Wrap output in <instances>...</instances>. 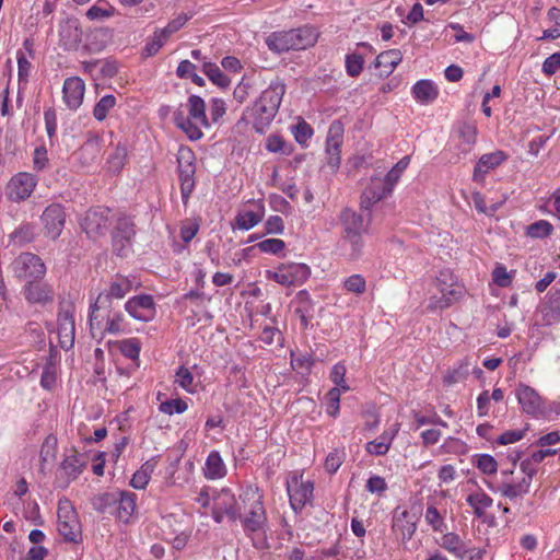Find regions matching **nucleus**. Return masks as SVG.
<instances>
[{"label":"nucleus","mask_w":560,"mask_h":560,"mask_svg":"<svg viewBox=\"0 0 560 560\" xmlns=\"http://www.w3.org/2000/svg\"><path fill=\"white\" fill-rule=\"evenodd\" d=\"M284 92L283 83L272 82L249 109L250 116L254 118L253 127L257 132L264 133L270 125L279 109Z\"/></svg>","instance_id":"nucleus-1"},{"label":"nucleus","mask_w":560,"mask_h":560,"mask_svg":"<svg viewBox=\"0 0 560 560\" xmlns=\"http://www.w3.org/2000/svg\"><path fill=\"white\" fill-rule=\"evenodd\" d=\"M339 222L342 228L341 238L350 245V257L359 258L364 245L363 234L368 231L369 222L364 221L362 214L350 208H345L340 212Z\"/></svg>","instance_id":"nucleus-2"},{"label":"nucleus","mask_w":560,"mask_h":560,"mask_svg":"<svg viewBox=\"0 0 560 560\" xmlns=\"http://www.w3.org/2000/svg\"><path fill=\"white\" fill-rule=\"evenodd\" d=\"M132 289L131 281L126 277H117L109 285L106 292L100 293L96 301L91 305L90 326L100 325V310H108L112 306V299H122Z\"/></svg>","instance_id":"nucleus-3"},{"label":"nucleus","mask_w":560,"mask_h":560,"mask_svg":"<svg viewBox=\"0 0 560 560\" xmlns=\"http://www.w3.org/2000/svg\"><path fill=\"white\" fill-rule=\"evenodd\" d=\"M247 511L243 513L241 523L244 530L249 533L265 532L267 525V514L262 503V495L259 492H250L249 497L245 495Z\"/></svg>","instance_id":"nucleus-4"},{"label":"nucleus","mask_w":560,"mask_h":560,"mask_svg":"<svg viewBox=\"0 0 560 560\" xmlns=\"http://www.w3.org/2000/svg\"><path fill=\"white\" fill-rule=\"evenodd\" d=\"M58 532L69 542L78 544L82 540L81 524L67 499L58 503Z\"/></svg>","instance_id":"nucleus-5"},{"label":"nucleus","mask_w":560,"mask_h":560,"mask_svg":"<svg viewBox=\"0 0 560 560\" xmlns=\"http://www.w3.org/2000/svg\"><path fill=\"white\" fill-rule=\"evenodd\" d=\"M14 275L22 280L33 281L42 279L46 273V266L42 258L33 253H22L12 262Z\"/></svg>","instance_id":"nucleus-6"},{"label":"nucleus","mask_w":560,"mask_h":560,"mask_svg":"<svg viewBox=\"0 0 560 560\" xmlns=\"http://www.w3.org/2000/svg\"><path fill=\"white\" fill-rule=\"evenodd\" d=\"M195 158L190 149H180L177 155L180 194L184 205H187L190 194L195 189L194 175L196 173Z\"/></svg>","instance_id":"nucleus-7"},{"label":"nucleus","mask_w":560,"mask_h":560,"mask_svg":"<svg viewBox=\"0 0 560 560\" xmlns=\"http://www.w3.org/2000/svg\"><path fill=\"white\" fill-rule=\"evenodd\" d=\"M37 179L30 173H19L7 185V196L11 201L20 202L27 199L34 191Z\"/></svg>","instance_id":"nucleus-8"},{"label":"nucleus","mask_w":560,"mask_h":560,"mask_svg":"<svg viewBox=\"0 0 560 560\" xmlns=\"http://www.w3.org/2000/svg\"><path fill=\"white\" fill-rule=\"evenodd\" d=\"M311 269L305 264L289 262L282 264L272 279L282 285L302 284L308 279Z\"/></svg>","instance_id":"nucleus-9"},{"label":"nucleus","mask_w":560,"mask_h":560,"mask_svg":"<svg viewBox=\"0 0 560 560\" xmlns=\"http://www.w3.org/2000/svg\"><path fill=\"white\" fill-rule=\"evenodd\" d=\"M81 226L90 237L105 235L109 229L108 210L90 209L82 219Z\"/></svg>","instance_id":"nucleus-10"},{"label":"nucleus","mask_w":560,"mask_h":560,"mask_svg":"<svg viewBox=\"0 0 560 560\" xmlns=\"http://www.w3.org/2000/svg\"><path fill=\"white\" fill-rule=\"evenodd\" d=\"M42 222L45 228V234L51 240L58 238L66 222L63 208L58 203L48 206L42 214Z\"/></svg>","instance_id":"nucleus-11"},{"label":"nucleus","mask_w":560,"mask_h":560,"mask_svg":"<svg viewBox=\"0 0 560 560\" xmlns=\"http://www.w3.org/2000/svg\"><path fill=\"white\" fill-rule=\"evenodd\" d=\"M287 490L290 497V504L294 511L302 510L313 495V483L303 481L302 478L292 477L288 481Z\"/></svg>","instance_id":"nucleus-12"},{"label":"nucleus","mask_w":560,"mask_h":560,"mask_svg":"<svg viewBox=\"0 0 560 560\" xmlns=\"http://www.w3.org/2000/svg\"><path fill=\"white\" fill-rule=\"evenodd\" d=\"M343 128L338 121H334L328 130L326 140L327 163L332 170L339 167L340 164V147L342 144Z\"/></svg>","instance_id":"nucleus-13"},{"label":"nucleus","mask_w":560,"mask_h":560,"mask_svg":"<svg viewBox=\"0 0 560 560\" xmlns=\"http://www.w3.org/2000/svg\"><path fill=\"white\" fill-rule=\"evenodd\" d=\"M58 339L62 349H70L74 343L75 324L73 311L70 308H61L58 313Z\"/></svg>","instance_id":"nucleus-14"},{"label":"nucleus","mask_w":560,"mask_h":560,"mask_svg":"<svg viewBox=\"0 0 560 560\" xmlns=\"http://www.w3.org/2000/svg\"><path fill=\"white\" fill-rule=\"evenodd\" d=\"M417 514L397 508L393 516V529L402 541L410 540L417 529Z\"/></svg>","instance_id":"nucleus-15"},{"label":"nucleus","mask_w":560,"mask_h":560,"mask_svg":"<svg viewBox=\"0 0 560 560\" xmlns=\"http://www.w3.org/2000/svg\"><path fill=\"white\" fill-rule=\"evenodd\" d=\"M125 308L130 316L142 322L153 319L155 314L153 299L147 294L131 298Z\"/></svg>","instance_id":"nucleus-16"},{"label":"nucleus","mask_w":560,"mask_h":560,"mask_svg":"<svg viewBox=\"0 0 560 560\" xmlns=\"http://www.w3.org/2000/svg\"><path fill=\"white\" fill-rule=\"evenodd\" d=\"M516 397L526 413L537 416L544 412V400L534 388L521 384L516 389Z\"/></svg>","instance_id":"nucleus-17"},{"label":"nucleus","mask_w":560,"mask_h":560,"mask_svg":"<svg viewBox=\"0 0 560 560\" xmlns=\"http://www.w3.org/2000/svg\"><path fill=\"white\" fill-rule=\"evenodd\" d=\"M390 192V187L382 178H372L361 195V210H371L373 205L381 201Z\"/></svg>","instance_id":"nucleus-18"},{"label":"nucleus","mask_w":560,"mask_h":560,"mask_svg":"<svg viewBox=\"0 0 560 560\" xmlns=\"http://www.w3.org/2000/svg\"><path fill=\"white\" fill-rule=\"evenodd\" d=\"M512 470L501 471L502 480L491 489L493 491L500 492L503 497H506L511 500L522 494H526L529 491L527 481L515 482L512 479Z\"/></svg>","instance_id":"nucleus-19"},{"label":"nucleus","mask_w":560,"mask_h":560,"mask_svg":"<svg viewBox=\"0 0 560 560\" xmlns=\"http://www.w3.org/2000/svg\"><path fill=\"white\" fill-rule=\"evenodd\" d=\"M85 84L82 79L72 77L66 79L62 88L63 101L70 109H77L83 102Z\"/></svg>","instance_id":"nucleus-20"},{"label":"nucleus","mask_w":560,"mask_h":560,"mask_svg":"<svg viewBox=\"0 0 560 560\" xmlns=\"http://www.w3.org/2000/svg\"><path fill=\"white\" fill-rule=\"evenodd\" d=\"M506 158V154L501 150L483 154L475 166L472 179L475 182H482L485 175L499 166Z\"/></svg>","instance_id":"nucleus-21"},{"label":"nucleus","mask_w":560,"mask_h":560,"mask_svg":"<svg viewBox=\"0 0 560 560\" xmlns=\"http://www.w3.org/2000/svg\"><path fill=\"white\" fill-rule=\"evenodd\" d=\"M25 299L31 303L45 304L54 299L51 287L38 280L28 281L24 288Z\"/></svg>","instance_id":"nucleus-22"},{"label":"nucleus","mask_w":560,"mask_h":560,"mask_svg":"<svg viewBox=\"0 0 560 560\" xmlns=\"http://www.w3.org/2000/svg\"><path fill=\"white\" fill-rule=\"evenodd\" d=\"M293 30L287 32H273L266 38L268 48L276 52L295 50Z\"/></svg>","instance_id":"nucleus-23"},{"label":"nucleus","mask_w":560,"mask_h":560,"mask_svg":"<svg viewBox=\"0 0 560 560\" xmlns=\"http://www.w3.org/2000/svg\"><path fill=\"white\" fill-rule=\"evenodd\" d=\"M60 45L65 50H77L82 39V30L74 22H67L61 25Z\"/></svg>","instance_id":"nucleus-24"},{"label":"nucleus","mask_w":560,"mask_h":560,"mask_svg":"<svg viewBox=\"0 0 560 560\" xmlns=\"http://www.w3.org/2000/svg\"><path fill=\"white\" fill-rule=\"evenodd\" d=\"M401 60L402 54L399 49H388L376 57L374 66L381 70V75L388 77Z\"/></svg>","instance_id":"nucleus-25"},{"label":"nucleus","mask_w":560,"mask_h":560,"mask_svg":"<svg viewBox=\"0 0 560 560\" xmlns=\"http://www.w3.org/2000/svg\"><path fill=\"white\" fill-rule=\"evenodd\" d=\"M235 495L229 489H222L213 499V504L219 510L225 512V515L230 521H237V514L235 512Z\"/></svg>","instance_id":"nucleus-26"},{"label":"nucleus","mask_w":560,"mask_h":560,"mask_svg":"<svg viewBox=\"0 0 560 560\" xmlns=\"http://www.w3.org/2000/svg\"><path fill=\"white\" fill-rule=\"evenodd\" d=\"M174 122L190 140L196 141L202 137L200 127L191 121L189 115L185 116L183 110L178 109L174 113Z\"/></svg>","instance_id":"nucleus-27"},{"label":"nucleus","mask_w":560,"mask_h":560,"mask_svg":"<svg viewBox=\"0 0 560 560\" xmlns=\"http://www.w3.org/2000/svg\"><path fill=\"white\" fill-rule=\"evenodd\" d=\"M187 106L191 121L202 127H209V122L206 115V104L200 96L191 95L188 98Z\"/></svg>","instance_id":"nucleus-28"},{"label":"nucleus","mask_w":560,"mask_h":560,"mask_svg":"<svg viewBox=\"0 0 560 560\" xmlns=\"http://www.w3.org/2000/svg\"><path fill=\"white\" fill-rule=\"evenodd\" d=\"M413 96L421 103L433 102L438 97V89L430 80H420L412 88Z\"/></svg>","instance_id":"nucleus-29"},{"label":"nucleus","mask_w":560,"mask_h":560,"mask_svg":"<svg viewBox=\"0 0 560 560\" xmlns=\"http://www.w3.org/2000/svg\"><path fill=\"white\" fill-rule=\"evenodd\" d=\"M117 503V515L119 520L127 523L136 510V494L132 492H120Z\"/></svg>","instance_id":"nucleus-30"},{"label":"nucleus","mask_w":560,"mask_h":560,"mask_svg":"<svg viewBox=\"0 0 560 560\" xmlns=\"http://www.w3.org/2000/svg\"><path fill=\"white\" fill-rule=\"evenodd\" d=\"M441 546L458 558H464L467 547L462 538L455 533H447L442 537Z\"/></svg>","instance_id":"nucleus-31"},{"label":"nucleus","mask_w":560,"mask_h":560,"mask_svg":"<svg viewBox=\"0 0 560 560\" xmlns=\"http://www.w3.org/2000/svg\"><path fill=\"white\" fill-rule=\"evenodd\" d=\"M225 474V466L220 454L211 452L206 462L205 476L209 479L221 478Z\"/></svg>","instance_id":"nucleus-32"},{"label":"nucleus","mask_w":560,"mask_h":560,"mask_svg":"<svg viewBox=\"0 0 560 560\" xmlns=\"http://www.w3.org/2000/svg\"><path fill=\"white\" fill-rule=\"evenodd\" d=\"M84 466L85 462L82 459V456L77 453L66 457L60 465L61 469L72 480L78 478Z\"/></svg>","instance_id":"nucleus-33"},{"label":"nucleus","mask_w":560,"mask_h":560,"mask_svg":"<svg viewBox=\"0 0 560 560\" xmlns=\"http://www.w3.org/2000/svg\"><path fill=\"white\" fill-rule=\"evenodd\" d=\"M394 434L384 433L378 439L366 443L365 450L371 455H385L390 446Z\"/></svg>","instance_id":"nucleus-34"},{"label":"nucleus","mask_w":560,"mask_h":560,"mask_svg":"<svg viewBox=\"0 0 560 560\" xmlns=\"http://www.w3.org/2000/svg\"><path fill=\"white\" fill-rule=\"evenodd\" d=\"M293 34L295 35V50L305 49L306 47L314 45L317 38L314 31L308 27L293 30Z\"/></svg>","instance_id":"nucleus-35"},{"label":"nucleus","mask_w":560,"mask_h":560,"mask_svg":"<svg viewBox=\"0 0 560 560\" xmlns=\"http://www.w3.org/2000/svg\"><path fill=\"white\" fill-rule=\"evenodd\" d=\"M203 72L214 84H217L220 88H228L231 83V80L221 71V69L215 63L205 62Z\"/></svg>","instance_id":"nucleus-36"},{"label":"nucleus","mask_w":560,"mask_h":560,"mask_svg":"<svg viewBox=\"0 0 560 560\" xmlns=\"http://www.w3.org/2000/svg\"><path fill=\"white\" fill-rule=\"evenodd\" d=\"M136 234L135 224L129 218H120L113 232V238L132 241Z\"/></svg>","instance_id":"nucleus-37"},{"label":"nucleus","mask_w":560,"mask_h":560,"mask_svg":"<svg viewBox=\"0 0 560 560\" xmlns=\"http://www.w3.org/2000/svg\"><path fill=\"white\" fill-rule=\"evenodd\" d=\"M116 105V97L114 95L103 96L94 106L93 116L96 120L103 121L108 112Z\"/></svg>","instance_id":"nucleus-38"},{"label":"nucleus","mask_w":560,"mask_h":560,"mask_svg":"<svg viewBox=\"0 0 560 560\" xmlns=\"http://www.w3.org/2000/svg\"><path fill=\"white\" fill-rule=\"evenodd\" d=\"M118 498L114 493H101L93 498L92 505L93 508L101 512L106 513L109 509L114 508L117 504Z\"/></svg>","instance_id":"nucleus-39"},{"label":"nucleus","mask_w":560,"mask_h":560,"mask_svg":"<svg viewBox=\"0 0 560 560\" xmlns=\"http://www.w3.org/2000/svg\"><path fill=\"white\" fill-rule=\"evenodd\" d=\"M456 291L451 289L447 292H445L444 288H441V296L433 295L430 299L428 308L431 311L434 310H443L448 307L453 302V296H455Z\"/></svg>","instance_id":"nucleus-40"},{"label":"nucleus","mask_w":560,"mask_h":560,"mask_svg":"<svg viewBox=\"0 0 560 560\" xmlns=\"http://www.w3.org/2000/svg\"><path fill=\"white\" fill-rule=\"evenodd\" d=\"M548 20L553 23V26L544 31L542 38L556 39L560 37V9L551 8L548 11Z\"/></svg>","instance_id":"nucleus-41"},{"label":"nucleus","mask_w":560,"mask_h":560,"mask_svg":"<svg viewBox=\"0 0 560 560\" xmlns=\"http://www.w3.org/2000/svg\"><path fill=\"white\" fill-rule=\"evenodd\" d=\"M127 159V148L122 144H117L114 153L108 159L109 170L114 173L120 172Z\"/></svg>","instance_id":"nucleus-42"},{"label":"nucleus","mask_w":560,"mask_h":560,"mask_svg":"<svg viewBox=\"0 0 560 560\" xmlns=\"http://www.w3.org/2000/svg\"><path fill=\"white\" fill-rule=\"evenodd\" d=\"M469 374L468 364L467 363H460L458 368L448 371L447 374L444 376L443 382L447 386H452L458 382L464 381Z\"/></svg>","instance_id":"nucleus-43"},{"label":"nucleus","mask_w":560,"mask_h":560,"mask_svg":"<svg viewBox=\"0 0 560 560\" xmlns=\"http://www.w3.org/2000/svg\"><path fill=\"white\" fill-rule=\"evenodd\" d=\"M343 288L351 293L362 294L366 290V281L361 275H352L343 282Z\"/></svg>","instance_id":"nucleus-44"},{"label":"nucleus","mask_w":560,"mask_h":560,"mask_svg":"<svg viewBox=\"0 0 560 560\" xmlns=\"http://www.w3.org/2000/svg\"><path fill=\"white\" fill-rule=\"evenodd\" d=\"M424 518L425 522L433 528V530L443 532L445 527L444 518L435 506L431 505L427 508Z\"/></svg>","instance_id":"nucleus-45"},{"label":"nucleus","mask_w":560,"mask_h":560,"mask_svg":"<svg viewBox=\"0 0 560 560\" xmlns=\"http://www.w3.org/2000/svg\"><path fill=\"white\" fill-rule=\"evenodd\" d=\"M552 225L548 221L539 220L527 228V235L535 238H542L552 232Z\"/></svg>","instance_id":"nucleus-46"},{"label":"nucleus","mask_w":560,"mask_h":560,"mask_svg":"<svg viewBox=\"0 0 560 560\" xmlns=\"http://www.w3.org/2000/svg\"><path fill=\"white\" fill-rule=\"evenodd\" d=\"M261 220V217L254 211L238 213L235 218L236 224L242 230L254 228Z\"/></svg>","instance_id":"nucleus-47"},{"label":"nucleus","mask_w":560,"mask_h":560,"mask_svg":"<svg viewBox=\"0 0 560 560\" xmlns=\"http://www.w3.org/2000/svg\"><path fill=\"white\" fill-rule=\"evenodd\" d=\"M346 372V365L339 362L332 366L330 373V380L332 381V383L336 385V387L341 388L343 392H348L350 389V387L345 381Z\"/></svg>","instance_id":"nucleus-48"},{"label":"nucleus","mask_w":560,"mask_h":560,"mask_svg":"<svg viewBox=\"0 0 560 560\" xmlns=\"http://www.w3.org/2000/svg\"><path fill=\"white\" fill-rule=\"evenodd\" d=\"M187 408L186 401L180 398L163 401L159 407L160 411L166 415L183 413Z\"/></svg>","instance_id":"nucleus-49"},{"label":"nucleus","mask_w":560,"mask_h":560,"mask_svg":"<svg viewBox=\"0 0 560 560\" xmlns=\"http://www.w3.org/2000/svg\"><path fill=\"white\" fill-rule=\"evenodd\" d=\"M174 382L176 384H178V386H180L185 390H187L189 393H194V389L191 387L192 382H194V376L187 368L179 366V369L176 371Z\"/></svg>","instance_id":"nucleus-50"},{"label":"nucleus","mask_w":560,"mask_h":560,"mask_svg":"<svg viewBox=\"0 0 560 560\" xmlns=\"http://www.w3.org/2000/svg\"><path fill=\"white\" fill-rule=\"evenodd\" d=\"M12 237L20 245L31 243L35 237L34 226L31 224H23L12 233Z\"/></svg>","instance_id":"nucleus-51"},{"label":"nucleus","mask_w":560,"mask_h":560,"mask_svg":"<svg viewBox=\"0 0 560 560\" xmlns=\"http://www.w3.org/2000/svg\"><path fill=\"white\" fill-rule=\"evenodd\" d=\"M363 57L358 54L348 55L346 58V68L350 77H358L363 68Z\"/></svg>","instance_id":"nucleus-52"},{"label":"nucleus","mask_w":560,"mask_h":560,"mask_svg":"<svg viewBox=\"0 0 560 560\" xmlns=\"http://www.w3.org/2000/svg\"><path fill=\"white\" fill-rule=\"evenodd\" d=\"M189 19L190 15L184 13L179 14L177 18L168 22V24L160 31L161 35L167 39L173 33L180 30Z\"/></svg>","instance_id":"nucleus-53"},{"label":"nucleus","mask_w":560,"mask_h":560,"mask_svg":"<svg viewBox=\"0 0 560 560\" xmlns=\"http://www.w3.org/2000/svg\"><path fill=\"white\" fill-rule=\"evenodd\" d=\"M340 390H342V389L338 388V387H334L326 395L327 413L331 417H336L339 411Z\"/></svg>","instance_id":"nucleus-54"},{"label":"nucleus","mask_w":560,"mask_h":560,"mask_svg":"<svg viewBox=\"0 0 560 560\" xmlns=\"http://www.w3.org/2000/svg\"><path fill=\"white\" fill-rule=\"evenodd\" d=\"M467 503L470 506H480L483 509H488L492 505V498L486 494L483 491H477L467 497Z\"/></svg>","instance_id":"nucleus-55"},{"label":"nucleus","mask_w":560,"mask_h":560,"mask_svg":"<svg viewBox=\"0 0 560 560\" xmlns=\"http://www.w3.org/2000/svg\"><path fill=\"white\" fill-rule=\"evenodd\" d=\"M477 467L483 472V474H494L498 469L497 460L488 454H482L478 456L477 459Z\"/></svg>","instance_id":"nucleus-56"},{"label":"nucleus","mask_w":560,"mask_h":560,"mask_svg":"<svg viewBox=\"0 0 560 560\" xmlns=\"http://www.w3.org/2000/svg\"><path fill=\"white\" fill-rule=\"evenodd\" d=\"M121 353L129 359H138L140 352V343L137 339L124 340L120 343Z\"/></svg>","instance_id":"nucleus-57"},{"label":"nucleus","mask_w":560,"mask_h":560,"mask_svg":"<svg viewBox=\"0 0 560 560\" xmlns=\"http://www.w3.org/2000/svg\"><path fill=\"white\" fill-rule=\"evenodd\" d=\"M261 252L278 254L284 248V242L280 238H268L256 245Z\"/></svg>","instance_id":"nucleus-58"},{"label":"nucleus","mask_w":560,"mask_h":560,"mask_svg":"<svg viewBox=\"0 0 560 560\" xmlns=\"http://www.w3.org/2000/svg\"><path fill=\"white\" fill-rule=\"evenodd\" d=\"M250 492H258L257 488H254L252 486H248L246 487L238 495V498H236V501H235V512L237 514V520H241V517L243 516V513L245 511H247V504L248 502L246 501L245 499V495L246 497H249V493Z\"/></svg>","instance_id":"nucleus-59"},{"label":"nucleus","mask_w":560,"mask_h":560,"mask_svg":"<svg viewBox=\"0 0 560 560\" xmlns=\"http://www.w3.org/2000/svg\"><path fill=\"white\" fill-rule=\"evenodd\" d=\"M293 132L295 140L303 144L305 143L313 135V130L305 121H300L293 127Z\"/></svg>","instance_id":"nucleus-60"},{"label":"nucleus","mask_w":560,"mask_h":560,"mask_svg":"<svg viewBox=\"0 0 560 560\" xmlns=\"http://www.w3.org/2000/svg\"><path fill=\"white\" fill-rule=\"evenodd\" d=\"M57 445V439L52 435L46 438L42 445L40 457L43 462H48L55 458V448Z\"/></svg>","instance_id":"nucleus-61"},{"label":"nucleus","mask_w":560,"mask_h":560,"mask_svg":"<svg viewBox=\"0 0 560 560\" xmlns=\"http://www.w3.org/2000/svg\"><path fill=\"white\" fill-rule=\"evenodd\" d=\"M366 489L371 493L382 494L387 489V485L384 478L380 476H372L366 482Z\"/></svg>","instance_id":"nucleus-62"},{"label":"nucleus","mask_w":560,"mask_h":560,"mask_svg":"<svg viewBox=\"0 0 560 560\" xmlns=\"http://www.w3.org/2000/svg\"><path fill=\"white\" fill-rule=\"evenodd\" d=\"M560 69V52L552 54L542 63V71L551 75Z\"/></svg>","instance_id":"nucleus-63"},{"label":"nucleus","mask_w":560,"mask_h":560,"mask_svg":"<svg viewBox=\"0 0 560 560\" xmlns=\"http://www.w3.org/2000/svg\"><path fill=\"white\" fill-rule=\"evenodd\" d=\"M548 307H549L550 313H548L547 316L550 315L553 320L559 319V317H560V290H556L551 294V296L549 299Z\"/></svg>","instance_id":"nucleus-64"}]
</instances>
